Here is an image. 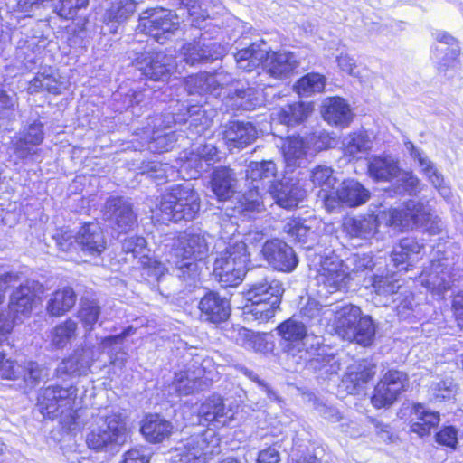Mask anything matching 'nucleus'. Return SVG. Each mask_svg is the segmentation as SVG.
<instances>
[{
	"label": "nucleus",
	"mask_w": 463,
	"mask_h": 463,
	"mask_svg": "<svg viewBox=\"0 0 463 463\" xmlns=\"http://www.w3.org/2000/svg\"><path fill=\"white\" fill-rule=\"evenodd\" d=\"M210 235L201 230H187L175 238L170 245L167 260L175 267V275L189 286L200 276L198 260L209 251Z\"/></svg>",
	"instance_id": "1"
},
{
	"label": "nucleus",
	"mask_w": 463,
	"mask_h": 463,
	"mask_svg": "<svg viewBox=\"0 0 463 463\" xmlns=\"http://www.w3.org/2000/svg\"><path fill=\"white\" fill-rule=\"evenodd\" d=\"M130 331L131 327L117 335L102 338L99 347L85 345L81 349L75 350L71 356L60 363L56 368L57 375H86L101 353L108 354L110 364L122 369L128 356L124 350L123 341L127 335H130Z\"/></svg>",
	"instance_id": "2"
},
{
	"label": "nucleus",
	"mask_w": 463,
	"mask_h": 463,
	"mask_svg": "<svg viewBox=\"0 0 463 463\" xmlns=\"http://www.w3.org/2000/svg\"><path fill=\"white\" fill-rule=\"evenodd\" d=\"M78 389L73 385H52L39 392L37 407L39 411L48 418L61 417V423L70 430L79 426L80 417L78 407L80 402L77 400Z\"/></svg>",
	"instance_id": "3"
},
{
	"label": "nucleus",
	"mask_w": 463,
	"mask_h": 463,
	"mask_svg": "<svg viewBox=\"0 0 463 463\" xmlns=\"http://www.w3.org/2000/svg\"><path fill=\"white\" fill-rule=\"evenodd\" d=\"M126 422L119 412L109 408L92 414V423L86 436L87 446L96 451H109L127 441Z\"/></svg>",
	"instance_id": "4"
},
{
	"label": "nucleus",
	"mask_w": 463,
	"mask_h": 463,
	"mask_svg": "<svg viewBox=\"0 0 463 463\" xmlns=\"http://www.w3.org/2000/svg\"><path fill=\"white\" fill-rule=\"evenodd\" d=\"M382 218L386 224L401 231L422 228L430 234H439L442 231V222L433 216L430 208L416 200H409L402 208H391L383 212Z\"/></svg>",
	"instance_id": "5"
},
{
	"label": "nucleus",
	"mask_w": 463,
	"mask_h": 463,
	"mask_svg": "<svg viewBox=\"0 0 463 463\" xmlns=\"http://www.w3.org/2000/svg\"><path fill=\"white\" fill-rule=\"evenodd\" d=\"M334 309L333 326L342 339L367 346L374 335V326L369 317H362L359 307L345 305Z\"/></svg>",
	"instance_id": "6"
},
{
	"label": "nucleus",
	"mask_w": 463,
	"mask_h": 463,
	"mask_svg": "<svg viewBox=\"0 0 463 463\" xmlns=\"http://www.w3.org/2000/svg\"><path fill=\"white\" fill-rule=\"evenodd\" d=\"M159 210L165 220L192 221L200 210V198L190 184L176 185L162 195Z\"/></svg>",
	"instance_id": "7"
},
{
	"label": "nucleus",
	"mask_w": 463,
	"mask_h": 463,
	"mask_svg": "<svg viewBox=\"0 0 463 463\" xmlns=\"http://www.w3.org/2000/svg\"><path fill=\"white\" fill-rule=\"evenodd\" d=\"M248 261L246 244L241 241H235L229 244L215 259L213 274L224 287L237 286L246 274Z\"/></svg>",
	"instance_id": "8"
},
{
	"label": "nucleus",
	"mask_w": 463,
	"mask_h": 463,
	"mask_svg": "<svg viewBox=\"0 0 463 463\" xmlns=\"http://www.w3.org/2000/svg\"><path fill=\"white\" fill-rule=\"evenodd\" d=\"M219 446L220 439L213 430H207L178 442L170 451V459L175 463H208L220 452Z\"/></svg>",
	"instance_id": "9"
},
{
	"label": "nucleus",
	"mask_w": 463,
	"mask_h": 463,
	"mask_svg": "<svg viewBox=\"0 0 463 463\" xmlns=\"http://www.w3.org/2000/svg\"><path fill=\"white\" fill-rule=\"evenodd\" d=\"M284 292L282 283L273 278H265L252 284L244 297L251 306H247L257 319L267 321L274 317Z\"/></svg>",
	"instance_id": "10"
},
{
	"label": "nucleus",
	"mask_w": 463,
	"mask_h": 463,
	"mask_svg": "<svg viewBox=\"0 0 463 463\" xmlns=\"http://www.w3.org/2000/svg\"><path fill=\"white\" fill-rule=\"evenodd\" d=\"M179 17L171 10H146L139 19L138 29L160 44L165 43L179 30Z\"/></svg>",
	"instance_id": "11"
},
{
	"label": "nucleus",
	"mask_w": 463,
	"mask_h": 463,
	"mask_svg": "<svg viewBox=\"0 0 463 463\" xmlns=\"http://www.w3.org/2000/svg\"><path fill=\"white\" fill-rule=\"evenodd\" d=\"M452 261L438 250L430 260V266L420 276V283L432 293L440 295L449 290L456 281L452 274Z\"/></svg>",
	"instance_id": "12"
},
{
	"label": "nucleus",
	"mask_w": 463,
	"mask_h": 463,
	"mask_svg": "<svg viewBox=\"0 0 463 463\" xmlns=\"http://www.w3.org/2000/svg\"><path fill=\"white\" fill-rule=\"evenodd\" d=\"M370 192L354 179L345 180L335 192L321 193L325 208L332 212L341 205L357 207L364 204L370 199Z\"/></svg>",
	"instance_id": "13"
},
{
	"label": "nucleus",
	"mask_w": 463,
	"mask_h": 463,
	"mask_svg": "<svg viewBox=\"0 0 463 463\" xmlns=\"http://www.w3.org/2000/svg\"><path fill=\"white\" fill-rule=\"evenodd\" d=\"M316 279L317 284L325 289V292L319 290L320 295L334 293L347 287L350 281V271L337 256L320 257Z\"/></svg>",
	"instance_id": "14"
},
{
	"label": "nucleus",
	"mask_w": 463,
	"mask_h": 463,
	"mask_svg": "<svg viewBox=\"0 0 463 463\" xmlns=\"http://www.w3.org/2000/svg\"><path fill=\"white\" fill-rule=\"evenodd\" d=\"M135 65L145 77L154 81H165L173 72L175 60L164 52H145L135 60Z\"/></svg>",
	"instance_id": "15"
},
{
	"label": "nucleus",
	"mask_w": 463,
	"mask_h": 463,
	"mask_svg": "<svg viewBox=\"0 0 463 463\" xmlns=\"http://www.w3.org/2000/svg\"><path fill=\"white\" fill-rule=\"evenodd\" d=\"M407 382L408 377L404 373L397 370L388 371L374 389L373 405L376 408L392 405L404 390Z\"/></svg>",
	"instance_id": "16"
},
{
	"label": "nucleus",
	"mask_w": 463,
	"mask_h": 463,
	"mask_svg": "<svg viewBox=\"0 0 463 463\" xmlns=\"http://www.w3.org/2000/svg\"><path fill=\"white\" fill-rule=\"evenodd\" d=\"M278 331L285 353L293 357L298 355L300 359H307L306 345L309 336L303 323L288 319L279 326Z\"/></svg>",
	"instance_id": "17"
},
{
	"label": "nucleus",
	"mask_w": 463,
	"mask_h": 463,
	"mask_svg": "<svg viewBox=\"0 0 463 463\" xmlns=\"http://www.w3.org/2000/svg\"><path fill=\"white\" fill-rule=\"evenodd\" d=\"M404 146L411 156L418 161L419 166L421 168L422 174L431 184L434 189L445 200H449L451 195V188L443 176V175L436 168L434 164L424 155V153L417 148L412 142L405 141Z\"/></svg>",
	"instance_id": "18"
},
{
	"label": "nucleus",
	"mask_w": 463,
	"mask_h": 463,
	"mask_svg": "<svg viewBox=\"0 0 463 463\" xmlns=\"http://www.w3.org/2000/svg\"><path fill=\"white\" fill-rule=\"evenodd\" d=\"M232 80V76L222 71L213 74L202 72L189 76L185 81V89L190 94L212 93L220 96L222 90Z\"/></svg>",
	"instance_id": "19"
},
{
	"label": "nucleus",
	"mask_w": 463,
	"mask_h": 463,
	"mask_svg": "<svg viewBox=\"0 0 463 463\" xmlns=\"http://www.w3.org/2000/svg\"><path fill=\"white\" fill-rule=\"evenodd\" d=\"M246 177L249 185L269 194L279 182L278 168L272 160L250 162L246 170Z\"/></svg>",
	"instance_id": "20"
},
{
	"label": "nucleus",
	"mask_w": 463,
	"mask_h": 463,
	"mask_svg": "<svg viewBox=\"0 0 463 463\" xmlns=\"http://www.w3.org/2000/svg\"><path fill=\"white\" fill-rule=\"evenodd\" d=\"M261 252L268 263L280 271H291L298 264L292 248L279 240L267 241L263 245Z\"/></svg>",
	"instance_id": "21"
},
{
	"label": "nucleus",
	"mask_w": 463,
	"mask_h": 463,
	"mask_svg": "<svg viewBox=\"0 0 463 463\" xmlns=\"http://www.w3.org/2000/svg\"><path fill=\"white\" fill-rule=\"evenodd\" d=\"M198 415L205 422L219 427L229 424L234 419L235 411L220 395L213 394L200 405Z\"/></svg>",
	"instance_id": "22"
},
{
	"label": "nucleus",
	"mask_w": 463,
	"mask_h": 463,
	"mask_svg": "<svg viewBox=\"0 0 463 463\" xmlns=\"http://www.w3.org/2000/svg\"><path fill=\"white\" fill-rule=\"evenodd\" d=\"M43 124L33 121L12 140L14 153L17 157L24 159L36 154L38 146L43 140Z\"/></svg>",
	"instance_id": "23"
},
{
	"label": "nucleus",
	"mask_w": 463,
	"mask_h": 463,
	"mask_svg": "<svg viewBox=\"0 0 463 463\" xmlns=\"http://www.w3.org/2000/svg\"><path fill=\"white\" fill-rule=\"evenodd\" d=\"M180 55L185 63L194 65L216 60L220 53L216 51L215 43L200 34L199 38L195 37L194 41L188 42L181 47Z\"/></svg>",
	"instance_id": "24"
},
{
	"label": "nucleus",
	"mask_w": 463,
	"mask_h": 463,
	"mask_svg": "<svg viewBox=\"0 0 463 463\" xmlns=\"http://www.w3.org/2000/svg\"><path fill=\"white\" fill-rule=\"evenodd\" d=\"M263 63L267 72L277 79L288 77L300 65L297 53L288 51L270 52L268 49Z\"/></svg>",
	"instance_id": "25"
},
{
	"label": "nucleus",
	"mask_w": 463,
	"mask_h": 463,
	"mask_svg": "<svg viewBox=\"0 0 463 463\" xmlns=\"http://www.w3.org/2000/svg\"><path fill=\"white\" fill-rule=\"evenodd\" d=\"M75 242L78 249L90 256H99L107 247L103 232L97 223L83 225L75 236Z\"/></svg>",
	"instance_id": "26"
},
{
	"label": "nucleus",
	"mask_w": 463,
	"mask_h": 463,
	"mask_svg": "<svg viewBox=\"0 0 463 463\" xmlns=\"http://www.w3.org/2000/svg\"><path fill=\"white\" fill-rule=\"evenodd\" d=\"M198 307L201 317L214 324L225 321L230 317V301L214 291L207 292L201 298Z\"/></svg>",
	"instance_id": "27"
},
{
	"label": "nucleus",
	"mask_w": 463,
	"mask_h": 463,
	"mask_svg": "<svg viewBox=\"0 0 463 463\" xmlns=\"http://www.w3.org/2000/svg\"><path fill=\"white\" fill-rule=\"evenodd\" d=\"M104 215L121 232L131 229L137 221L131 203L119 197L110 198L106 202Z\"/></svg>",
	"instance_id": "28"
},
{
	"label": "nucleus",
	"mask_w": 463,
	"mask_h": 463,
	"mask_svg": "<svg viewBox=\"0 0 463 463\" xmlns=\"http://www.w3.org/2000/svg\"><path fill=\"white\" fill-rule=\"evenodd\" d=\"M257 129L250 122L231 121L225 126L223 138L230 150L242 149L257 138Z\"/></svg>",
	"instance_id": "29"
},
{
	"label": "nucleus",
	"mask_w": 463,
	"mask_h": 463,
	"mask_svg": "<svg viewBox=\"0 0 463 463\" xmlns=\"http://www.w3.org/2000/svg\"><path fill=\"white\" fill-rule=\"evenodd\" d=\"M375 366L367 361L350 365L342 382L349 393H355L375 374Z\"/></svg>",
	"instance_id": "30"
},
{
	"label": "nucleus",
	"mask_w": 463,
	"mask_h": 463,
	"mask_svg": "<svg viewBox=\"0 0 463 463\" xmlns=\"http://www.w3.org/2000/svg\"><path fill=\"white\" fill-rule=\"evenodd\" d=\"M424 246L414 238H403L393 247L392 260L396 268L407 270L408 266L420 259Z\"/></svg>",
	"instance_id": "31"
},
{
	"label": "nucleus",
	"mask_w": 463,
	"mask_h": 463,
	"mask_svg": "<svg viewBox=\"0 0 463 463\" xmlns=\"http://www.w3.org/2000/svg\"><path fill=\"white\" fill-rule=\"evenodd\" d=\"M217 148L213 145H203L196 149V153H192L191 157L187 159L181 165V172L187 171L189 168L194 167L187 173L189 178L196 179L201 172L205 171L217 157Z\"/></svg>",
	"instance_id": "32"
},
{
	"label": "nucleus",
	"mask_w": 463,
	"mask_h": 463,
	"mask_svg": "<svg viewBox=\"0 0 463 463\" xmlns=\"http://www.w3.org/2000/svg\"><path fill=\"white\" fill-rule=\"evenodd\" d=\"M269 194L279 206L292 209L305 198L306 190L298 183L279 181Z\"/></svg>",
	"instance_id": "33"
},
{
	"label": "nucleus",
	"mask_w": 463,
	"mask_h": 463,
	"mask_svg": "<svg viewBox=\"0 0 463 463\" xmlns=\"http://www.w3.org/2000/svg\"><path fill=\"white\" fill-rule=\"evenodd\" d=\"M323 117L329 124L345 127L353 119L350 106L340 97L328 98L324 101Z\"/></svg>",
	"instance_id": "34"
},
{
	"label": "nucleus",
	"mask_w": 463,
	"mask_h": 463,
	"mask_svg": "<svg viewBox=\"0 0 463 463\" xmlns=\"http://www.w3.org/2000/svg\"><path fill=\"white\" fill-rule=\"evenodd\" d=\"M399 174V162L391 156H374L368 160V175L375 181H391Z\"/></svg>",
	"instance_id": "35"
},
{
	"label": "nucleus",
	"mask_w": 463,
	"mask_h": 463,
	"mask_svg": "<svg viewBox=\"0 0 463 463\" xmlns=\"http://www.w3.org/2000/svg\"><path fill=\"white\" fill-rule=\"evenodd\" d=\"M237 185L235 173L228 168L222 167L213 171L211 180L213 193L220 201H226L232 196Z\"/></svg>",
	"instance_id": "36"
},
{
	"label": "nucleus",
	"mask_w": 463,
	"mask_h": 463,
	"mask_svg": "<svg viewBox=\"0 0 463 463\" xmlns=\"http://www.w3.org/2000/svg\"><path fill=\"white\" fill-rule=\"evenodd\" d=\"M136 8L133 0H115L103 15V23L110 33H117L120 24L131 16Z\"/></svg>",
	"instance_id": "37"
},
{
	"label": "nucleus",
	"mask_w": 463,
	"mask_h": 463,
	"mask_svg": "<svg viewBox=\"0 0 463 463\" xmlns=\"http://www.w3.org/2000/svg\"><path fill=\"white\" fill-rule=\"evenodd\" d=\"M172 425L158 415L146 416L142 422L141 433L151 443H159L168 438L172 432Z\"/></svg>",
	"instance_id": "38"
},
{
	"label": "nucleus",
	"mask_w": 463,
	"mask_h": 463,
	"mask_svg": "<svg viewBox=\"0 0 463 463\" xmlns=\"http://www.w3.org/2000/svg\"><path fill=\"white\" fill-rule=\"evenodd\" d=\"M261 45H266L264 41L254 43L249 47L238 51L234 55L238 68L245 71H251L262 64L267 56V48H262Z\"/></svg>",
	"instance_id": "39"
},
{
	"label": "nucleus",
	"mask_w": 463,
	"mask_h": 463,
	"mask_svg": "<svg viewBox=\"0 0 463 463\" xmlns=\"http://www.w3.org/2000/svg\"><path fill=\"white\" fill-rule=\"evenodd\" d=\"M439 422V413L431 411L422 404H416L413 407V419L411 425V431L420 437L427 436Z\"/></svg>",
	"instance_id": "40"
},
{
	"label": "nucleus",
	"mask_w": 463,
	"mask_h": 463,
	"mask_svg": "<svg viewBox=\"0 0 463 463\" xmlns=\"http://www.w3.org/2000/svg\"><path fill=\"white\" fill-rule=\"evenodd\" d=\"M378 227L377 217L370 214L367 216L350 217L345 219L344 229L351 237L369 239L373 237Z\"/></svg>",
	"instance_id": "41"
},
{
	"label": "nucleus",
	"mask_w": 463,
	"mask_h": 463,
	"mask_svg": "<svg viewBox=\"0 0 463 463\" xmlns=\"http://www.w3.org/2000/svg\"><path fill=\"white\" fill-rule=\"evenodd\" d=\"M76 303V294L70 287L54 291L46 305V311L53 317H61L69 312Z\"/></svg>",
	"instance_id": "42"
},
{
	"label": "nucleus",
	"mask_w": 463,
	"mask_h": 463,
	"mask_svg": "<svg viewBox=\"0 0 463 463\" xmlns=\"http://www.w3.org/2000/svg\"><path fill=\"white\" fill-rule=\"evenodd\" d=\"M344 155L349 160L361 159L372 146L371 140L364 132L350 133L342 141Z\"/></svg>",
	"instance_id": "43"
},
{
	"label": "nucleus",
	"mask_w": 463,
	"mask_h": 463,
	"mask_svg": "<svg viewBox=\"0 0 463 463\" xmlns=\"http://www.w3.org/2000/svg\"><path fill=\"white\" fill-rule=\"evenodd\" d=\"M310 111L308 105L302 102H294L276 109L272 116L281 124L294 126L303 122L308 117Z\"/></svg>",
	"instance_id": "44"
},
{
	"label": "nucleus",
	"mask_w": 463,
	"mask_h": 463,
	"mask_svg": "<svg viewBox=\"0 0 463 463\" xmlns=\"http://www.w3.org/2000/svg\"><path fill=\"white\" fill-rule=\"evenodd\" d=\"M282 153L288 168L300 166L306 160L307 146L300 137H290L282 146Z\"/></svg>",
	"instance_id": "45"
},
{
	"label": "nucleus",
	"mask_w": 463,
	"mask_h": 463,
	"mask_svg": "<svg viewBox=\"0 0 463 463\" xmlns=\"http://www.w3.org/2000/svg\"><path fill=\"white\" fill-rule=\"evenodd\" d=\"M263 193L266 192L249 185V190L239 198L236 208L245 217L253 218L255 214L264 211Z\"/></svg>",
	"instance_id": "46"
},
{
	"label": "nucleus",
	"mask_w": 463,
	"mask_h": 463,
	"mask_svg": "<svg viewBox=\"0 0 463 463\" xmlns=\"http://www.w3.org/2000/svg\"><path fill=\"white\" fill-rule=\"evenodd\" d=\"M203 382L194 372L181 371L175 373L173 387L180 396H187L203 390Z\"/></svg>",
	"instance_id": "47"
},
{
	"label": "nucleus",
	"mask_w": 463,
	"mask_h": 463,
	"mask_svg": "<svg viewBox=\"0 0 463 463\" xmlns=\"http://www.w3.org/2000/svg\"><path fill=\"white\" fill-rule=\"evenodd\" d=\"M310 180L315 186L321 187L318 196L322 198L321 193L325 190L331 193L330 189L334 188L337 182V178L334 175L332 167L326 165H318L310 171Z\"/></svg>",
	"instance_id": "48"
},
{
	"label": "nucleus",
	"mask_w": 463,
	"mask_h": 463,
	"mask_svg": "<svg viewBox=\"0 0 463 463\" xmlns=\"http://www.w3.org/2000/svg\"><path fill=\"white\" fill-rule=\"evenodd\" d=\"M326 78L318 73H308L299 79L294 88L300 96H311L324 90Z\"/></svg>",
	"instance_id": "49"
},
{
	"label": "nucleus",
	"mask_w": 463,
	"mask_h": 463,
	"mask_svg": "<svg viewBox=\"0 0 463 463\" xmlns=\"http://www.w3.org/2000/svg\"><path fill=\"white\" fill-rule=\"evenodd\" d=\"M76 329L77 323L71 319H67L56 326L52 333V345L58 349L65 347L75 337Z\"/></svg>",
	"instance_id": "50"
},
{
	"label": "nucleus",
	"mask_w": 463,
	"mask_h": 463,
	"mask_svg": "<svg viewBox=\"0 0 463 463\" xmlns=\"http://www.w3.org/2000/svg\"><path fill=\"white\" fill-rule=\"evenodd\" d=\"M370 283L374 293L383 297L397 294L401 288V284L399 283V280L394 278V275H374L370 279Z\"/></svg>",
	"instance_id": "51"
},
{
	"label": "nucleus",
	"mask_w": 463,
	"mask_h": 463,
	"mask_svg": "<svg viewBox=\"0 0 463 463\" xmlns=\"http://www.w3.org/2000/svg\"><path fill=\"white\" fill-rule=\"evenodd\" d=\"M100 307L95 300L83 299L78 310V318L84 328L91 331L99 317Z\"/></svg>",
	"instance_id": "52"
},
{
	"label": "nucleus",
	"mask_w": 463,
	"mask_h": 463,
	"mask_svg": "<svg viewBox=\"0 0 463 463\" xmlns=\"http://www.w3.org/2000/svg\"><path fill=\"white\" fill-rule=\"evenodd\" d=\"M22 367L23 371L20 377H23L24 381L30 386L37 385L49 376L48 369L35 362H27Z\"/></svg>",
	"instance_id": "53"
},
{
	"label": "nucleus",
	"mask_w": 463,
	"mask_h": 463,
	"mask_svg": "<svg viewBox=\"0 0 463 463\" xmlns=\"http://www.w3.org/2000/svg\"><path fill=\"white\" fill-rule=\"evenodd\" d=\"M240 83L234 88V93L232 94L230 90L227 95L231 96L232 99H235V104L246 110H250L256 105V90L254 88H244L239 87Z\"/></svg>",
	"instance_id": "54"
},
{
	"label": "nucleus",
	"mask_w": 463,
	"mask_h": 463,
	"mask_svg": "<svg viewBox=\"0 0 463 463\" xmlns=\"http://www.w3.org/2000/svg\"><path fill=\"white\" fill-rule=\"evenodd\" d=\"M142 175L163 183L174 179L177 175V172L169 164L153 162L149 169Z\"/></svg>",
	"instance_id": "55"
},
{
	"label": "nucleus",
	"mask_w": 463,
	"mask_h": 463,
	"mask_svg": "<svg viewBox=\"0 0 463 463\" xmlns=\"http://www.w3.org/2000/svg\"><path fill=\"white\" fill-rule=\"evenodd\" d=\"M174 132L160 134L159 129L153 131V137L148 142V149L154 153H163L170 150L175 143Z\"/></svg>",
	"instance_id": "56"
},
{
	"label": "nucleus",
	"mask_w": 463,
	"mask_h": 463,
	"mask_svg": "<svg viewBox=\"0 0 463 463\" xmlns=\"http://www.w3.org/2000/svg\"><path fill=\"white\" fill-rule=\"evenodd\" d=\"M181 2L188 8L189 15L193 18V26H199V19L203 21L210 16L208 11L209 0H181Z\"/></svg>",
	"instance_id": "57"
},
{
	"label": "nucleus",
	"mask_w": 463,
	"mask_h": 463,
	"mask_svg": "<svg viewBox=\"0 0 463 463\" xmlns=\"http://www.w3.org/2000/svg\"><path fill=\"white\" fill-rule=\"evenodd\" d=\"M89 0H60L55 6L57 14L64 19H72L80 9L85 8Z\"/></svg>",
	"instance_id": "58"
},
{
	"label": "nucleus",
	"mask_w": 463,
	"mask_h": 463,
	"mask_svg": "<svg viewBox=\"0 0 463 463\" xmlns=\"http://www.w3.org/2000/svg\"><path fill=\"white\" fill-rule=\"evenodd\" d=\"M304 316L310 319H318L322 322L325 320H331L334 309L329 306H322L318 301L310 299L303 308Z\"/></svg>",
	"instance_id": "59"
},
{
	"label": "nucleus",
	"mask_w": 463,
	"mask_h": 463,
	"mask_svg": "<svg viewBox=\"0 0 463 463\" xmlns=\"http://www.w3.org/2000/svg\"><path fill=\"white\" fill-rule=\"evenodd\" d=\"M190 127H194L197 134L203 133L211 126V118L205 115V110L202 107L192 106L188 109Z\"/></svg>",
	"instance_id": "60"
},
{
	"label": "nucleus",
	"mask_w": 463,
	"mask_h": 463,
	"mask_svg": "<svg viewBox=\"0 0 463 463\" xmlns=\"http://www.w3.org/2000/svg\"><path fill=\"white\" fill-rule=\"evenodd\" d=\"M375 266L373 256L370 254H353L347 259L345 267L348 271L352 272H364L372 270Z\"/></svg>",
	"instance_id": "61"
},
{
	"label": "nucleus",
	"mask_w": 463,
	"mask_h": 463,
	"mask_svg": "<svg viewBox=\"0 0 463 463\" xmlns=\"http://www.w3.org/2000/svg\"><path fill=\"white\" fill-rule=\"evenodd\" d=\"M396 178L402 191L410 195H416L422 190L420 180L412 172L400 169V174Z\"/></svg>",
	"instance_id": "62"
},
{
	"label": "nucleus",
	"mask_w": 463,
	"mask_h": 463,
	"mask_svg": "<svg viewBox=\"0 0 463 463\" xmlns=\"http://www.w3.org/2000/svg\"><path fill=\"white\" fill-rule=\"evenodd\" d=\"M23 367L5 354L0 352V378L6 380H16L22 374Z\"/></svg>",
	"instance_id": "63"
},
{
	"label": "nucleus",
	"mask_w": 463,
	"mask_h": 463,
	"mask_svg": "<svg viewBox=\"0 0 463 463\" xmlns=\"http://www.w3.org/2000/svg\"><path fill=\"white\" fill-rule=\"evenodd\" d=\"M236 341L245 348L253 349L257 352L262 351L263 338L246 328L242 327L238 330Z\"/></svg>",
	"instance_id": "64"
}]
</instances>
